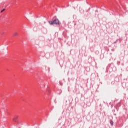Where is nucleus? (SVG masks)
Here are the masks:
<instances>
[{
    "label": "nucleus",
    "instance_id": "obj_1",
    "mask_svg": "<svg viewBox=\"0 0 128 128\" xmlns=\"http://www.w3.org/2000/svg\"><path fill=\"white\" fill-rule=\"evenodd\" d=\"M50 24L51 26H54V24H56V26H60L61 23L60 22V20L58 19H56L54 21H50Z\"/></svg>",
    "mask_w": 128,
    "mask_h": 128
},
{
    "label": "nucleus",
    "instance_id": "obj_2",
    "mask_svg": "<svg viewBox=\"0 0 128 128\" xmlns=\"http://www.w3.org/2000/svg\"><path fill=\"white\" fill-rule=\"evenodd\" d=\"M18 118H19L18 116V115L15 116L14 118L13 119V122H16V120H18Z\"/></svg>",
    "mask_w": 128,
    "mask_h": 128
},
{
    "label": "nucleus",
    "instance_id": "obj_3",
    "mask_svg": "<svg viewBox=\"0 0 128 128\" xmlns=\"http://www.w3.org/2000/svg\"><path fill=\"white\" fill-rule=\"evenodd\" d=\"M18 36V34L17 32H16L14 34V36Z\"/></svg>",
    "mask_w": 128,
    "mask_h": 128
},
{
    "label": "nucleus",
    "instance_id": "obj_4",
    "mask_svg": "<svg viewBox=\"0 0 128 128\" xmlns=\"http://www.w3.org/2000/svg\"><path fill=\"white\" fill-rule=\"evenodd\" d=\"M110 124L111 126H114V121H112V120L110 121Z\"/></svg>",
    "mask_w": 128,
    "mask_h": 128
},
{
    "label": "nucleus",
    "instance_id": "obj_5",
    "mask_svg": "<svg viewBox=\"0 0 128 128\" xmlns=\"http://www.w3.org/2000/svg\"><path fill=\"white\" fill-rule=\"evenodd\" d=\"M6 10V9H4L2 11H1V13L2 14V12H4Z\"/></svg>",
    "mask_w": 128,
    "mask_h": 128
},
{
    "label": "nucleus",
    "instance_id": "obj_6",
    "mask_svg": "<svg viewBox=\"0 0 128 128\" xmlns=\"http://www.w3.org/2000/svg\"><path fill=\"white\" fill-rule=\"evenodd\" d=\"M60 86H62V82H60Z\"/></svg>",
    "mask_w": 128,
    "mask_h": 128
}]
</instances>
